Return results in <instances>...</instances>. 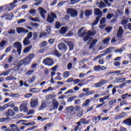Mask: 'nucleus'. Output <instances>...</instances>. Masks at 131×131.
<instances>
[{
    "label": "nucleus",
    "mask_w": 131,
    "mask_h": 131,
    "mask_svg": "<svg viewBox=\"0 0 131 131\" xmlns=\"http://www.w3.org/2000/svg\"><path fill=\"white\" fill-rule=\"evenodd\" d=\"M55 27L56 29H59L61 27V23L59 21H57L55 24Z\"/></svg>",
    "instance_id": "680f3d73"
},
{
    "label": "nucleus",
    "mask_w": 131,
    "mask_h": 131,
    "mask_svg": "<svg viewBox=\"0 0 131 131\" xmlns=\"http://www.w3.org/2000/svg\"><path fill=\"white\" fill-rule=\"evenodd\" d=\"M38 10L40 11V15H41V17H42L43 19H45V18H46L45 14H46L47 11L42 8H38Z\"/></svg>",
    "instance_id": "f3484780"
},
{
    "label": "nucleus",
    "mask_w": 131,
    "mask_h": 131,
    "mask_svg": "<svg viewBox=\"0 0 131 131\" xmlns=\"http://www.w3.org/2000/svg\"><path fill=\"white\" fill-rule=\"evenodd\" d=\"M99 97H100L99 94H95L93 97H92L91 98V101H96V99H97V98H99Z\"/></svg>",
    "instance_id": "8fccbe9b"
},
{
    "label": "nucleus",
    "mask_w": 131,
    "mask_h": 131,
    "mask_svg": "<svg viewBox=\"0 0 131 131\" xmlns=\"http://www.w3.org/2000/svg\"><path fill=\"white\" fill-rule=\"evenodd\" d=\"M92 14H93V10H86L85 11L84 15L88 18H90L92 16Z\"/></svg>",
    "instance_id": "4be33fe9"
},
{
    "label": "nucleus",
    "mask_w": 131,
    "mask_h": 131,
    "mask_svg": "<svg viewBox=\"0 0 131 131\" xmlns=\"http://www.w3.org/2000/svg\"><path fill=\"white\" fill-rule=\"evenodd\" d=\"M76 98H77V96H72L68 99L67 102H72V101L76 99Z\"/></svg>",
    "instance_id": "09e8293b"
},
{
    "label": "nucleus",
    "mask_w": 131,
    "mask_h": 131,
    "mask_svg": "<svg viewBox=\"0 0 131 131\" xmlns=\"http://www.w3.org/2000/svg\"><path fill=\"white\" fill-rule=\"evenodd\" d=\"M111 39V37H108L104 39L103 40V42L104 45H108L109 43V42L110 41V40Z\"/></svg>",
    "instance_id": "ea45409f"
},
{
    "label": "nucleus",
    "mask_w": 131,
    "mask_h": 131,
    "mask_svg": "<svg viewBox=\"0 0 131 131\" xmlns=\"http://www.w3.org/2000/svg\"><path fill=\"white\" fill-rule=\"evenodd\" d=\"M37 120L39 121H45V120H47V118H42L40 116H38L37 117Z\"/></svg>",
    "instance_id": "603ef678"
},
{
    "label": "nucleus",
    "mask_w": 131,
    "mask_h": 131,
    "mask_svg": "<svg viewBox=\"0 0 131 131\" xmlns=\"http://www.w3.org/2000/svg\"><path fill=\"white\" fill-rule=\"evenodd\" d=\"M107 83V80H100L99 82L96 83L94 84L95 88H101V86H103L104 84H106Z\"/></svg>",
    "instance_id": "ddd939ff"
},
{
    "label": "nucleus",
    "mask_w": 131,
    "mask_h": 131,
    "mask_svg": "<svg viewBox=\"0 0 131 131\" xmlns=\"http://www.w3.org/2000/svg\"><path fill=\"white\" fill-rule=\"evenodd\" d=\"M32 37V32H30L27 37H26V38H28V39H30V38H31Z\"/></svg>",
    "instance_id": "e2e57ef3"
},
{
    "label": "nucleus",
    "mask_w": 131,
    "mask_h": 131,
    "mask_svg": "<svg viewBox=\"0 0 131 131\" xmlns=\"http://www.w3.org/2000/svg\"><path fill=\"white\" fill-rule=\"evenodd\" d=\"M30 106L31 108H35L36 106L38 104V100L36 99H32L31 100L30 102Z\"/></svg>",
    "instance_id": "f8f14e48"
},
{
    "label": "nucleus",
    "mask_w": 131,
    "mask_h": 131,
    "mask_svg": "<svg viewBox=\"0 0 131 131\" xmlns=\"http://www.w3.org/2000/svg\"><path fill=\"white\" fill-rule=\"evenodd\" d=\"M10 71H11V70H7L6 71L1 73L0 74V77L1 76H3V75H4V76H8V75H9V74H10Z\"/></svg>",
    "instance_id": "c9c22d12"
},
{
    "label": "nucleus",
    "mask_w": 131,
    "mask_h": 131,
    "mask_svg": "<svg viewBox=\"0 0 131 131\" xmlns=\"http://www.w3.org/2000/svg\"><path fill=\"white\" fill-rule=\"evenodd\" d=\"M5 106H6V107H10V108H14V107H15V103L14 101H10L6 104Z\"/></svg>",
    "instance_id": "c85d7f7f"
},
{
    "label": "nucleus",
    "mask_w": 131,
    "mask_h": 131,
    "mask_svg": "<svg viewBox=\"0 0 131 131\" xmlns=\"http://www.w3.org/2000/svg\"><path fill=\"white\" fill-rule=\"evenodd\" d=\"M14 48L17 49L16 52L18 53L19 56L21 55V52H22V44L19 41H16L13 43Z\"/></svg>",
    "instance_id": "20e7f679"
},
{
    "label": "nucleus",
    "mask_w": 131,
    "mask_h": 131,
    "mask_svg": "<svg viewBox=\"0 0 131 131\" xmlns=\"http://www.w3.org/2000/svg\"><path fill=\"white\" fill-rule=\"evenodd\" d=\"M23 65L24 66V62L22 60H20V61L18 62V64H17L15 67H14L12 69H8V70H10V75L13 76V75H15V74L16 73V72H18L19 74L22 73V72L24 71V68H21L20 69V67Z\"/></svg>",
    "instance_id": "f257e3e1"
},
{
    "label": "nucleus",
    "mask_w": 131,
    "mask_h": 131,
    "mask_svg": "<svg viewBox=\"0 0 131 131\" xmlns=\"http://www.w3.org/2000/svg\"><path fill=\"white\" fill-rule=\"evenodd\" d=\"M53 126V123H48L46 124V126L44 127V131H48V127L50 128Z\"/></svg>",
    "instance_id": "e433bc0d"
},
{
    "label": "nucleus",
    "mask_w": 131,
    "mask_h": 131,
    "mask_svg": "<svg viewBox=\"0 0 131 131\" xmlns=\"http://www.w3.org/2000/svg\"><path fill=\"white\" fill-rule=\"evenodd\" d=\"M48 42L49 45H53L54 42H55V39L53 38H50L48 40Z\"/></svg>",
    "instance_id": "69168bd1"
},
{
    "label": "nucleus",
    "mask_w": 131,
    "mask_h": 131,
    "mask_svg": "<svg viewBox=\"0 0 131 131\" xmlns=\"http://www.w3.org/2000/svg\"><path fill=\"white\" fill-rule=\"evenodd\" d=\"M17 22V24H21V23H24L25 22H26V19H19Z\"/></svg>",
    "instance_id": "0e129e2a"
},
{
    "label": "nucleus",
    "mask_w": 131,
    "mask_h": 131,
    "mask_svg": "<svg viewBox=\"0 0 131 131\" xmlns=\"http://www.w3.org/2000/svg\"><path fill=\"white\" fill-rule=\"evenodd\" d=\"M76 124H77V125L75 127V128L74 129V131H77L78 128H79V127L80 126V125H81V122L79 121L76 123Z\"/></svg>",
    "instance_id": "a18cd8bd"
},
{
    "label": "nucleus",
    "mask_w": 131,
    "mask_h": 131,
    "mask_svg": "<svg viewBox=\"0 0 131 131\" xmlns=\"http://www.w3.org/2000/svg\"><path fill=\"white\" fill-rule=\"evenodd\" d=\"M116 102H117L116 99H113L109 102L108 105L112 106V105H113V104H115V103H116Z\"/></svg>",
    "instance_id": "4d7b16f0"
},
{
    "label": "nucleus",
    "mask_w": 131,
    "mask_h": 131,
    "mask_svg": "<svg viewBox=\"0 0 131 131\" xmlns=\"http://www.w3.org/2000/svg\"><path fill=\"white\" fill-rule=\"evenodd\" d=\"M94 13L97 16H99V15H101L102 14V12H101V10L99 8H95L94 9Z\"/></svg>",
    "instance_id": "f704fd0d"
},
{
    "label": "nucleus",
    "mask_w": 131,
    "mask_h": 131,
    "mask_svg": "<svg viewBox=\"0 0 131 131\" xmlns=\"http://www.w3.org/2000/svg\"><path fill=\"white\" fill-rule=\"evenodd\" d=\"M127 23H128V20L126 19H123L121 23V25H124V28L126 29V26H127Z\"/></svg>",
    "instance_id": "cd10ccee"
},
{
    "label": "nucleus",
    "mask_w": 131,
    "mask_h": 131,
    "mask_svg": "<svg viewBox=\"0 0 131 131\" xmlns=\"http://www.w3.org/2000/svg\"><path fill=\"white\" fill-rule=\"evenodd\" d=\"M23 42L24 46H29V45H30V40H29V39H28L27 38H25Z\"/></svg>",
    "instance_id": "2f4dec72"
},
{
    "label": "nucleus",
    "mask_w": 131,
    "mask_h": 131,
    "mask_svg": "<svg viewBox=\"0 0 131 131\" xmlns=\"http://www.w3.org/2000/svg\"><path fill=\"white\" fill-rule=\"evenodd\" d=\"M35 76H33L31 78L28 79V82H29V83L30 84L34 82V81H35Z\"/></svg>",
    "instance_id": "a19ab883"
},
{
    "label": "nucleus",
    "mask_w": 131,
    "mask_h": 131,
    "mask_svg": "<svg viewBox=\"0 0 131 131\" xmlns=\"http://www.w3.org/2000/svg\"><path fill=\"white\" fill-rule=\"evenodd\" d=\"M30 19L31 21H33V22H38V18H33V17L30 16Z\"/></svg>",
    "instance_id": "052dcab7"
},
{
    "label": "nucleus",
    "mask_w": 131,
    "mask_h": 131,
    "mask_svg": "<svg viewBox=\"0 0 131 131\" xmlns=\"http://www.w3.org/2000/svg\"><path fill=\"white\" fill-rule=\"evenodd\" d=\"M43 63L47 66H53L54 65V60L52 58H47L43 60Z\"/></svg>",
    "instance_id": "6e6552de"
},
{
    "label": "nucleus",
    "mask_w": 131,
    "mask_h": 131,
    "mask_svg": "<svg viewBox=\"0 0 131 131\" xmlns=\"http://www.w3.org/2000/svg\"><path fill=\"white\" fill-rule=\"evenodd\" d=\"M12 49H13V46H10L9 47L6 48L5 51V53H9V52H10Z\"/></svg>",
    "instance_id": "5fc2aeb1"
},
{
    "label": "nucleus",
    "mask_w": 131,
    "mask_h": 131,
    "mask_svg": "<svg viewBox=\"0 0 131 131\" xmlns=\"http://www.w3.org/2000/svg\"><path fill=\"white\" fill-rule=\"evenodd\" d=\"M106 5H105V4H104V2L103 1H100L99 3V8L100 9H103V8H105Z\"/></svg>",
    "instance_id": "de8ad7c7"
},
{
    "label": "nucleus",
    "mask_w": 131,
    "mask_h": 131,
    "mask_svg": "<svg viewBox=\"0 0 131 131\" xmlns=\"http://www.w3.org/2000/svg\"><path fill=\"white\" fill-rule=\"evenodd\" d=\"M52 105L53 110H57V109H58V107H59V102L56 100H53Z\"/></svg>",
    "instance_id": "412c9836"
},
{
    "label": "nucleus",
    "mask_w": 131,
    "mask_h": 131,
    "mask_svg": "<svg viewBox=\"0 0 131 131\" xmlns=\"http://www.w3.org/2000/svg\"><path fill=\"white\" fill-rule=\"evenodd\" d=\"M55 19H57V14L53 12H51L50 15L49 14L47 16V21L52 24V23H54Z\"/></svg>",
    "instance_id": "7ed1b4c3"
},
{
    "label": "nucleus",
    "mask_w": 131,
    "mask_h": 131,
    "mask_svg": "<svg viewBox=\"0 0 131 131\" xmlns=\"http://www.w3.org/2000/svg\"><path fill=\"white\" fill-rule=\"evenodd\" d=\"M115 48L114 47H111L109 48H107L105 50V52L104 54H102L98 55L96 57V59H100V58H102V57H104V56H106L107 54H110V53H112V50H114Z\"/></svg>",
    "instance_id": "423d86ee"
},
{
    "label": "nucleus",
    "mask_w": 131,
    "mask_h": 131,
    "mask_svg": "<svg viewBox=\"0 0 131 131\" xmlns=\"http://www.w3.org/2000/svg\"><path fill=\"white\" fill-rule=\"evenodd\" d=\"M126 116V113L123 112L120 113L119 115L116 116V119H121L122 118H124Z\"/></svg>",
    "instance_id": "5701e85b"
},
{
    "label": "nucleus",
    "mask_w": 131,
    "mask_h": 131,
    "mask_svg": "<svg viewBox=\"0 0 131 131\" xmlns=\"http://www.w3.org/2000/svg\"><path fill=\"white\" fill-rule=\"evenodd\" d=\"M5 114L7 117H13V116H14L16 113H15V111H14L13 110H12L11 109H9L5 113Z\"/></svg>",
    "instance_id": "2eb2a0df"
},
{
    "label": "nucleus",
    "mask_w": 131,
    "mask_h": 131,
    "mask_svg": "<svg viewBox=\"0 0 131 131\" xmlns=\"http://www.w3.org/2000/svg\"><path fill=\"white\" fill-rule=\"evenodd\" d=\"M114 66H115L116 67H119L120 65H121V63H120V62L119 61H115L114 63Z\"/></svg>",
    "instance_id": "338daca9"
},
{
    "label": "nucleus",
    "mask_w": 131,
    "mask_h": 131,
    "mask_svg": "<svg viewBox=\"0 0 131 131\" xmlns=\"http://www.w3.org/2000/svg\"><path fill=\"white\" fill-rule=\"evenodd\" d=\"M54 54L55 56H56V57H58V58H60V57L61 56V54H60V53H59L57 50H54Z\"/></svg>",
    "instance_id": "49530a36"
},
{
    "label": "nucleus",
    "mask_w": 131,
    "mask_h": 131,
    "mask_svg": "<svg viewBox=\"0 0 131 131\" xmlns=\"http://www.w3.org/2000/svg\"><path fill=\"white\" fill-rule=\"evenodd\" d=\"M57 48L60 50V51H63V52H64V53H66V51L68 50L66 44L63 42L59 43L57 46Z\"/></svg>",
    "instance_id": "9d476101"
},
{
    "label": "nucleus",
    "mask_w": 131,
    "mask_h": 131,
    "mask_svg": "<svg viewBox=\"0 0 131 131\" xmlns=\"http://www.w3.org/2000/svg\"><path fill=\"white\" fill-rule=\"evenodd\" d=\"M95 71H100L101 70V66H96L94 67Z\"/></svg>",
    "instance_id": "864d4df0"
},
{
    "label": "nucleus",
    "mask_w": 131,
    "mask_h": 131,
    "mask_svg": "<svg viewBox=\"0 0 131 131\" xmlns=\"http://www.w3.org/2000/svg\"><path fill=\"white\" fill-rule=\"evenodd\" d=\"M19 110L20 112L24 111L25 112H28V107H27V103L23 102L19 106Z\"/></svg>",
    "instance_id": "1a4fd4ad"
},
{
    "label": "nucleus",
    "mask_w": 131,
    "mask_h": 131,
    "mask_svg": "<svg viewBox=\"0 0 131 131\" xmlns=\"http://www.w3.org/2000/svg\"><path fill=\"white\" fill-rule=\"evenodd\" d=\"M96 33H97V31H89L88 34H89V36L91 37V36H94V35H96Z\"/></svg>",
    "instance_id": "79ce46f5"
},
{
    "label": "nucleus",
    "mask_w": 131,
    "mask_h": 131,
    "mask_svg": "<svg viewBox=\"0 0 131 131\" xmlns=\"http://www.w3.org/2000/svg\"><path fill=\"white\" fill-rule=\"evenodd\" d=\"M123 123L124 124H126V125H128V126H131V118L126 119V120L123 121Z\"/></svg>",
    "instance_id": "a878e982"
},
{
    "label": "nucleus",
    "mask_w": 131,
    "mask_h": 131,
    "mask_svg": "<svg viewBox=\"0 0 131 131\" xmlns=\"http://www.w3.org/2000/svg\"><path fill=\"white\" fill-rule=\"evenodd\" d=\"M7 121H11V118L8 117L0 118V122H7Z\"/></svg>",
    "instance_id": "72a5a7b5"
},
{
    "label": "nucleus",
    "mask_w": 131,
    "mask_h": 131,
    "mask_svg": "<svg viewBox=\"0 0 131 131\" xmlns=\"http://www.w3.org/2000/svg\"><path fill=\"white\" fill-rule=\"evenodd\" d=\"M1 18H5L6 20H11L13 18V15L11 13L5 14L1 16Z\"/></svg>",
    "instance_id": "a211bd4d"
},
{
    "label": "nucleus",
    "mask_w": 131,
    "mask_h": 131,
    "mask_svg": "<svg viewBox=\"0 0 131 131\" xmlns=\"http://www.w3.org/2000/svg\"><path fill=\"white\" fill-rule=\"evenodd\" d=\"M97 42H98V40H97V39H94L92 41V42L90 43V45L89 46V49H90V50L93 49Z\"/></svg>",
    "instance_id": "393cba45"
},
{
    "label": "nucleus",
    "mask_w": 131,
    "mask_h": 131,
    "mask_svg": "<svg viewBox=\"0 0 131 131\" xmlns=\"http://www.w3.org/2000/svg\"><path fill=\"white\" fill-rule=\"evenodd\" d=\"M32 48V46H30L28 47H26L24 50V53H25V54H26V53H28V52H29L31 49Z\"/></svg>",
    "instance_id": "37998d69"
},
{
    "label": "nucleus",
    "mask_w": 131,
    "mask_h": 131,
    "mask_svg": "<svg viewBox=\"0 0 131 131\" xmlns=\"http://www.w3.org/2000/svg\"><path fill=\"white\" fill-rule=\"evenodd\" d=\"M67 43L69 47V52H71L74 49V45L71 41H68Z\"/></svg>",
    "instance_id": "6ab92c4d"
},
{
    "label": "nucleus",
    "mask_w": 131,
    "mask_h": 131,
    "mask_svg": "<svg viewBox=\"0 0 131 131\" xmlns=\"http://www.w3.org/2000/svg\"><path fill=\"white\" fill-rule=\"evenodd\" d=\"M8 11V5H4L0 7V12L2 11Z\"/></svg>",
    "instance_id": "c03bdc74"
},
{
    "label": "nucleus",
    "mask_w": 131,
    "mask_h": 131,
    "mask_svg": "<svg viewBox=\"0 0 131 131\" xmlns=\"http://www.w3.org/2000/svg\"><path fill=\"white\" fill-rule=\"evenodd\" d=\"M115 78L117 79L114 80V82L115 83L123 82L124 81H125V78H117V77H116Z\"/></svg>",
    "instance_id": "bb28decb"
},
{
    "label": "nucleus",
    "mask_w": 131,
    "mask_h": 131,
    "mask_svg": "<svg viewBox=\"0 0 131 131\" xmlns=\"http://www.w3.org/2000/svg\"><path fill=\"white\" fill-rule=\"evenodd\" d=\"M21 2V0H14L12 3H11L9 5H7L8 6V11H11L13 10L14 8H15L14 5H16L17 3Z\"/></svg>",
    "instance_id": "9b49d317"
},
{
    "label": "nucleus",
    "mask_w": 131,
    "mask_h": 131,
    "mask_svg": "<svg viewBox=\"0 0 131 131\" xmlns=\"http://www.w3.org/2000/svg\"><path fill=\"white\" fill-rule=\"evenodd\" d=\"M46 107V101H42L41 105L40 107L38 108L39 111H40V110H43Z\"/></svg>",
    "instance_id": "c756f323"
},
{
    "label": "nucleus",
    "mask_w": 131,
    "mask_h": 131,
    "mask_svg": "<svg viewBox=\"0 0 131 131\" xmlns=\"http://www.w3.org/2000/svg\"><path fill=\"white\" fill-rule=\"evenodd\" d=\"M67 13L68 15H71V17H77V15H78L77 10L73 8H68Z\"/></svg>",
    "instance_id": "39448f33"
},
{
    "label": "nucleus",
    "mask_w": 131,
    "mask_h": 131,
    "mask_svg": "<svg viewBox=\"0 0 131 131\" xmlns=\"http://www.w3.org/2000/svg\"><path fill=\"white\" fill-rule=\"evenodd\" d=\"M85 35H86V32L85 31H83L82 33L80 34H79V36L80 37H84L85 36Z\"/></svg>",
    "instance_id": "6e6d98bb"
},
{
    "label": "nucleus",
    "mask_w": 131,
    "mask_h": 131,
    "mask_svg": "<svg viewBox=\"0 0 131 131\" xmlns=\"http://www.w3.org/2000/svg\"><path fill=\"white\" fill-rule=\"evenodd\" d=\"M114 52L116 54H117L118 53H122V52H123V49H116V50H115Z\"/></svg>",
    "instance_id": "774afa93"
},
{
    "label": "nucleus",
    "mask_w": 131,
    "mask_h": 131,
    "mask_svg": "<svg viewBox=\"0 0 131 131\" xmlns=\"http://www.w3.org/2000/svg\"><path fill=\"white\" fill-rule=\"evenodd\" d=\"M32 73H34V70H29L26 72V75L29 76Z\"/></svg>",
    "instance_id": "bf43d9fd"
},
{
    "label": "nucleus",
    "mask_w": 131,
    "mask_h": 131,
    "mask_svg": "<svg viewBox=\"0 0 131 131\" xmlns=\"http://www.w3.org/2000/svg\"><path fill=\"white\" fill-rule=\"evenodd\" d=\"M91 103V100L90 99H86L84 103L83 104L84 106H85V107H88V106H89V105H90V103Z\"/></svg>",
    "instance_id": "3c124183"
},
{
    "label": "nucleus",
    "mask_w": 131,
    "mask_h": 131,
    "mask_svg": "<svg viewBox=\"0 0 131 131\" xmlns=\"http://www.w3.org/2000/svg\"><path fill=\"white\" fill-rule=\"evenodd\" d=\"M123 29L122 27L120 26L117 32V37L119 40H120L123 37Z\"/></svg>",
    "instance_id": "0eeeda50"
},
{
    "label": "nucleus",
    "mask_w": 131,
    "mask_h": 131,
    "mask_svg": "<svg viewBox=\"0 0 131 131\" xmlns=\"http://www.w3.org/2000/svg\"><path fill=\"white\" fill-rule=\"evenodd\" d=\"M89 39H92V37H91L88 34H87L86 36L82 38V40L84 41V42H86Z\"/></svg>",
    "instance_id": "473e14b6"
},
{
    "label": "nucleus",
    "mask_w": 131,
    "mask_h": 131,
    "mask_svg": "<svg viewBox=\"0 0 131 131\" xmlns=\"http://www.w3.org/2000/svg\"><path fill=\"white\" fill-rule=\"evenodd\" d=\"M34 57V54H31L29 55L27 57L23 58L21 61L24 63V66H27L32 61V59Z\"/></svg>",
    "instance_id": "f03ea898"
},
{
    "label": "nucleus",
    "mask_w": 131,
    "mask_h": 131,
    "mask_svg": "<svg viewBox=\"0 0 131 131\" xmlns=\"http://www.w3.org/2000/svg\"><path fill=\"white\" fill-rule=\"evenodd\" d=\"M66 110L68 113H70L72 116L75 115V112H74V107L73 106H70V107H67Z\"/></svg>",
    "instance_id": "4468645a"
},
{
    "label": "nucleus",
    "mask_w": 131,
    "mask_h": 131,
    "mask_svg": "<svg viewBox=\"0 0 131 131\" xmlns=\"http://www.w3.org/2000/svg\"><path fill=\"white\" fill-rule=\"evenodd\" d=\"M6 43H7V41L5 40H3L1 42H0V51H2V50H3V49H4V47H5ZM1 48H3L1 49Z\"/></svg>",
    "instance_id": "7c9ffc66"
},
{
    "label": "nucleus",
    "mask_w": 131,
    "mask_h": 131,
    "mask_svg": "<svg viewBox=\"0 0 131 131\" xmlns=\"http://www.w3.org/2000/svg\"><path fill=\"white\" fill-rule=\"evenodd\" d=\"M21 125H26V126H28L29 125H34L35 124V122L32 121L28 123H21Z\"/></svg>",
    "instance_id": "58836bf2"
},
{
    "label": "nucleus",
    "mask_w": 131,
    "mask_h": 131,
    "mask_svg": "<svg viewBox=\"0 0 131 131\" xmlns=\"http://www.w3.org/2000/svg\"><path fill=\"white\" fill-rule=\"evenodd\" d=\"M99 21H100V17L98 16L96 18L95 21L92 23V25L93 26L97 25L99 23Z\"/></svg>",
    "instance_id": "4c0bfd02"
},
{
    "label": "nucleus",
    "mask_w": 131,
    "mask_h": 131,
    "mask_svg": "<svg viewBox=\"0 0 131 131\" xmlns=\"http://www.w3.org/2000/svg\"><path fill=\"white\" fill-rule=\"evenodd\" d=\"M49 73H50V69L46 68L44 71V74L45 76H48V75H49Z\"/></svg>",
    "instance_id": "13d9d810"
},
{
    "label": "nucleus",
    "mask_w": 131,
    "mask_h": 131,
    "mask_svg": "<svg viewBox=\"0 0 131 131\" xmlns=\"http://www.w3.org/2000/svg\"><path fill=\"white\" fill-rule=\"evenodd\" d=\"M94 94H95V91H91L87 92L86 93H81L79 95V97H80V98H82L83 97H84V96H90V95H94Z\"/></svg>",
    "instance_id": "aec40b11"
},
{
    "label": "nucleus",
    "mask_w": 131,
    "mask_h": 131,
    "mask_svg": "<svg viewBox=\"0 0 131 131\" xmlns=\"http://www.w3.org/2000/svg\"><path fill=\"white\" fill-rule=\"evenodd\" d=\"M16 31L19 34L22 33V32H24V33H28V32H29L28 30L24 29L22 27L17 28Z\"/></svg>",
    "instance_id": "dca6fc26"
},
{
    "label": "nucleus",
    "mask_w": 131,
    "mask_h": 131,
    "mask_svg": "<svg viewBox=\"0 0 131 131\" xmlns=\"http://www.w3.org/2000/svg\"><path fill=\"white\" fill-rule=\"evenodd\" d=\"M68 31V28L67 27H62L59 30V32L61 34H65Z\"/></svg>",
    "instance_id": "b1692460"
}]
</instances>
